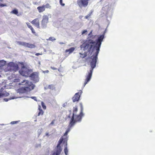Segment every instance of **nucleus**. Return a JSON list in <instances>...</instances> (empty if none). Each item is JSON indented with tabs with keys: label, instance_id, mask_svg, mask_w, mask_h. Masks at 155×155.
<instances>
[{
	"label": "nucleus",
	"instance_id": "nucleus-1",
	"mask_svg": "<svg viewBox=\"0 0 155 155\" xmlns=\"http://www.w3.org/2000/svg\"><path fill=\"white\" fill-rule=\"evenodd\" d=\"M95 42L92 40H89L86 41L80 46L81 50L84 51L90 54H92V53L95 54L96 49Z\"/></svg>",
	"mask_w": 155,
	"mask_h": 155
},
{
	"label": "nucleus",
	"instance_id": "nucleus-2",
	"mask_svg": "<svg viewBox=\"0 0 155 155\" xmlns=\"http://www.w3.org/2000/svg\"><path fill=\"white\" fill-rule=\"evenodd\" d=\"M99 52H98V51H96L95 54H94V55L92 56V60L90 64L91 69L88 72L87 74L86 75V78L84 83V87L90 80L91 78L93 70L96 66L97 59V55Z\"/></svg>",
	"mask_w": 155,
	"mask_h": 155
},
{
	"label": "nucleus",
	"instance_id": "nucleus-3",
	"mask_svg": "<svg viewBox=\"0 0 155 155\" xmlns=\"http://www.w3.org/2000/svg\"><path fill=\"white\" fill-rule=\"evenodd\" d=\"M19 85H24L28 91H30L33 90L35 87V85L32 84L31 82L29 81L28 80H23L21 82L18 83Z\"/></svg>",
	"mask_w": 155,
	"mask_h": 155
},
{
	"label": "nucleus",
	"instance_id": "nucleus-4",
	"mask_svg": "<svg viewBox=\"0 0 155 155\" xmlns=\"http://www.w3.org/2000/svg\"><path fill=\"white\" fill-rule=\"evenodd\" d=\"M68 140V137H63V138L59 140L58 143L53 151L52 155H59L60 154L62 150V149L61 148L60 146V144L62 142L63 140L64 142L65 141L66 142Z\"/></svg>",
	"mask_w": 155,
	"mask_h": 155
},
{
	"label": "nucleus",
	"instance_id": "nucleus-5",
	"mask_svg": "<svg viewBox=\"0 0 155 155\" xmlns=\"http://www.w3.org/2000/svg\"><path fill=\"white\" fill-rule=\"evenodd\" d=\"M104 35H100L98 38L97 42L96 43L95 42L96 47L94 48L96 49V51H98V52H99L101 42L104 38Z\"/></svg>",
	"mask_w": 155,
	"mask_h": 155
},
{
	"label": "nucleus",
	"instance_id": "nucleus-6",
	"mask_svg": "<svg viewBox=\"0 0 155 155\" xmlns=\"http://www.w3.org/2000/svg\"><path fill=\"white\" fill-rule=\"evenodd\" d=\"M31 72V70L24 66L22 67L21 69L19 71L21 75L25 77H28Z\"/></svg>",
	"mask_w": 155,
	"mask_h": 155
},
{
	"label": "nucleus",
	"instance_id": "nucleus-7",
	"mask_svg": "<svg viewBox=\"0 0 155 155\" xmlns=\"http://www.w3.org/2000/svg\"><path fill=\"white\" fill-rule=\"evenodd\" d=\"M81 109V112L80 113V114L78 115H74V125L75 122L77 121H80L81 120V116H83L84 115V114L83 113V104L82 103H80V104Z\"/></svg>",
	"mask_w": 155,
	"mask_h": 155
},
{
	"label": "nucleus",
	"instance_id": "nucleus-8",
	"mask_svg": "<svg viewBox=\"0 0 155 155\" xmlns=\"http://www.w3.org/2000/svg\"><path fill=\"white\" fill-rule=\"evenodd\" d=\"M48 16L47 15H44L42 16V19L41 22V26L43 28H45L47 27V23L48 22Z\"/></svg>",
	"mask_w": 155,
	"mask_h": 155
},
{
	"label": "nucleus",
	"instance_id": "nucleus-9",
	"mask_svg": "<svg viewBox=\"0 0 155 155\" xmlns=\"http://www.w3.org/2000/svg\"><path fill=\"white\" fill-rule=\"evenodd\" d=\"M8 66L10 67V69L13 72H15L18 70V64L13 62H10L8 64Z\"/></svg>",
	"mask_w": 155,
	"mask_h": 155
},
{
	"label": "nucleus",
	"instance_id": "nucleus-10",
	"mask_svg": "<svg viewBox=\"0 0 155 155\" xmlns=\"http://www.w3.org/2000/svg\"><path fill=\"white\" fill-rule=\"evenodd\" d=\"M74 125V118L73 117L71 118L69 125L68 126V127L64 135L63 136V137H66L68 133L71 130L72 126Z\"/></svg>",
	"mask_w": 155,
	"mask_h": 155
},
{
	"label": "nucleus",
	"instance_id": "nucleus-11",
	"mask_svg": "<svg viewBox=\"0 0 155 155\" xmlns=\"http://www.w3.org/2000/svg\"><path fill=\"white\" fill-rule=\"evenodd\" d=\"M88 4V2L86 0H80L77 1V4L80 8L83 6H87Z\"/></svg>",
	"mask_w": 155,
	"mask_h": 155
},
{
	"label": "nucleus",
	"instance_id": "nucleus-12",
	"mask_svg": "<svg viewBox=\"0 0 155 155\" xmlns=\"http://www.w3.org/2000/svg\"><path fill=\"white\" fill-rule=\"evenodd\" d=\"M30 77L31 79L33 80L35 83L38 82L39 80V78L38 73L37 72H34L31 74Z\"/></svg>",
	"mask_w": 155,
	"mask_h": 155
},
{
	"label": "nucleus",
	"instance_id": "nucleus-13",
	"mask_svg": "<svg viewBox=\"0 0 155 155\" xmlns=\"http://www.w3.org/2000/svg\"><path fill=\"white\" fill-rule=\"evenodd\" d=\"M31 23L34 25L38 28H40L39 20L38 18H35L31 22Z\"/></svg>",
	"mask_w": 155,
	"mask_h": 155
},
{
	"label": "nucleus",
	"instance_id": "nucleus-14",
	"mask_svg": "<svg viewBox=\"0 0 155 155\" xmlns=\"http://www.w3.org/2000/svg\"><path fill=\"white\" fill-rule=\"evenodd\" d=\"M80 97V95L79 93H77L74 95L72 99L73 102H75L79 101Z\"/></svg>",
	"mask_w": 155,
	"mask_h": 155
},
{
	"label": "nucleus",
	"instance_id": "nucleus-15",
	"mask_svg": "<svg viewBox=\"0 0 155 155\" xmlns=\"http://www.w3.org/2000/svg\"><path fill=\"white\" fill-rule=\"evenodd\" d=\"M27 91H28L26 88L24 87L18 89L17 93L19 94H22L26 93Z\"/></svg>",
	"mask_w": 155,
	"mask_h": 155
},
{
	"label": "nucleus",
	"instance_id": "nucleus-16",
	"mask_svg": "<svg viewBox=\"0 0 155 155\" xmlns=\"http://www.w3.org/2000/svg\"><path fill=\"white\" fill-rule=\"evenodd\" d=\"M15 43L19 45L25 47V48H27V43L21 41H16Z\"/></svg>",
	"mask_w": 155,
	"mask_h": 155
},
{
	"label": "nucleus",
	"instance_id": "nucleus-17",
	"mask_svg": "<svg viewBox=\"0 0 155 155\" xmlns=\"http://www.w3.org/2000/svg\"><path fill=\"white\" fill-rule=\"evenodd\" d=\"M84 53H83V52L82 51L81 52H79V54L81 55L80 57L82 58H85V57L87 56V55H88L89 56H91V54H89L87 53V52H86L84 51Z\"/></svg>",
	"mask_w": 155,
	"mask_h": 155
},
{
	"label": "nucleus",
	"instance_id": "nucleus-18",
	"mask_svg": "<svg viewBox=\"0 0 155 155\" xmlns=\"http://www.w3.org/2000/svg\"><path fill=\"white\" fill-rule=\"evenodd\" d=\"M75 48L74 47H71L69 49H67L65 50V52L66 53H68V54H70L74 50Z\"/></svg>",
	"mask_w": 155,
	"mask_h": 155
},
{
	"label": "nucleus",
	"instance_id": "nucleus-19",
	"mask_svg": "<svg viewBox=\"0 0 155 155\" xmlns=\"http://www.w3.org/2000/svg\"><path fill=\"white\" fill-rule=\"evenodd\" d=\"M37 9H38V12H43L45 10V8L44 7V5L42 6H39L37 8Z\"/></svg>",
	"mask_w": 155,
	"mask_h": 155
},
{
	"label": "nucleus",
	"instance_id": "nucleus-20",
	"mask_svg": "<svg viewBox=\"0 0 155 155\" xmlns=\"http://www.w3.org/2000/svg\"><path fill=\"white\" fill-rule=\"evenodd\" d=\"M35 47V46L34 44H30L28 43L27 48H33Z\"/></svg>",
	"mask_w": 155,
	"mask_h": 155
},
{
	"label": "nucleus",
	"instance_id": "nucleus-21",
	"mask_svg": "<svg viewBox=\"0 0 155 155\" xmlns=\"http://www.w3.org/2000/svg\"><path fill=\"white\" fill-rule=\"evenodd\" d=\"M67 143H66V146L65 147V148L64 150V153L66 155H68V150L67 147Z\"/></svg>",
	"mask_w": 155,
	"mask_h": 155
},
{
	"label": "nucleus",
	"instance_id": "nucleus-22",
	"mask_svg": "<svg viewBox=\"0 0 155 155\" xmlns=\"http://www.w3.org/2000/svg\"><path fill=\"white\" fill-rule=\"evenodd\" d=\"M18 97L21 98V97H11L9 98H5V99H4V100L5 101L7 102V101H8L9 100H10L11 99H14L15 98H17Z\"/></svg>",
	"mask_w": 155,
	"mask_h": 155
},
{
	"label": "nucleus",
	"instance_id": "nucleus-23",
	"mask_svg": "<svg viewBox=\"0 0 155 155\" xmlns=\"http://www.w3.org/2000/svg\"><path fill=\"white\" fill-rule=\"evenodd\" d=\"M92 31H91L89 33V34L88 35V39H89V40H90V38H93V36L91 35L92 33Z\"/></svg>",
	"mask_w": 155,
	"mask_h": 155
},
{
	"label": "nucleus",
	"instance_id": "nucleus-24",
	"mask_svg": "<svg viewBox=\"0 0 155 155\" xmlns=\"http://www.w3.org/2000/svg\"><path fill=\"white\" fill-rule=\"evenodd\" d=\"M11 13L17 15L18 13V12L17 9H15L12 10Z\"/></svg>",
	"mask_w": 155,
	"mask_h": 155
},
{
	"label": "nucleus",
	"instance_id": "nucleus-25",
	"mask_svg": "<svg viewBox=\"0 0 155 155\" xmlns=\"http://www.w3.org/2000/svg\"><path fill=\"white\" fill-rule=\"evenodd\" d=\"M78 111V108H74V110H73V116L71 118H72L73 117L74 119V115L75 113L77 111Z\"/></svg>",
	"mask_w": 155,
	"mask_h": 155
},
{
	"label": "nucleus",
	"instance_id": "nucleus-26",
	"mask_svg": "<svg viewBox=\"0 0 155 155\" xmlns=\"http://www.w3.org/2000/svg\"><path fill=\"white\" fill-rule=\"evenodd\" d=\"M47 40H50V41H55L56 40V39L54 38V37H50V38H49L48 39H47Z\"/></svg>",
	"mask_w": 155,
	"mask_h": 155
},
{
	"label": "nucleus",
	"instance_id": "nucleus-27",
	"mask_svg": "<svg viewBox=\"0 0 155 155\" xmlns=\"http://www.w3.org/2000/svg\"><path fill=\"white\" fill-rule=\"evenodd\" d=\"M44 112L42 110H40L38 114V116H39L40 115H43V114Z\"/></svg>",
	"mask_w": 155,
	"mask_h": 155
},
{
	"label": "nucleus",
	"instance_id": "nucleus-28",
	"mask_svg": "<svg viewBox=\"0 0 155 155\" xmlns=\"http://www.w3.org/2000/svg\"><path fill=\"white\" fill-rule=\"evenodd\" d=\"M87 31L86 30H84L82 31L81 35H86L87 33Z\"/></svg>",
	"mask_w": 155,
	"mask_h": 155
},
{
	"label": "nucleus",
	"instance_id": "nucleus-29",
	"mask_svg": "<svg viewBox=\"0 0 155 155\" xmlns=\"http://www.w3.org/2000/svg\"><path fill=\"white\" fill-rule=\"evenodd\" d=\"M44 7L45 8H50L51 7V6L48 4H46L45 5H44Z\"/></svg>",
	"mask_w": 155,
	"mask_h": 155
},
{
	"label": "nucleus",
	"instance_id": "nucleus-30",
	"mask_svg": "<svg viewBox=\"0 0 155 155\" xmlns=\"http://www.w3.org/2000/svg\"><path fill=\"white\" fill-rule=\"evenodd\" d=\"M0 63H2L1 66H2L4 65L5 64V61L3 60L0 61Z\"/></svg>",
	"mask_w": 155,
	"mask_h": 155
},
{
	"label": "nucleus",
	"instance_id": "nucleus-31",
	"mask_svg": "<svg viewBox=\"0 0 155 155\" xmlns=\"http://www.w3.org/2000/svg\"><path fill=\"white\" fill-rule=\"evenodd\" d=\"M41 104L42 106L43 107V109H45L46 108V107L45 105V104L44 103V102H41Z\"/></svg>",
	"mask_w": 155,
	"mask_h": 155
},
{
	"label": "nucleus",
	"instance_id": "nucleus-32",
	"mask_svg": "<svg viewBox=\"0 0 155 155\" xmlns=\"http://www.w3.org/2000/svg\"><path fill=\"white\" fill-rule=\"evenodd\" d=\"M91 13H92L91 12H90L88 15H86L85 17V18L86 19H88L89 18V17L91 15Z\"/></svg>",
	"mask_w": 155,
	"mask_h": 155
},
{
	"label": "nucleus",
	"instance_id": "nucleus-33",
	"mask_svg": "<svg viewBox=\"0 0 155 155\" xmlns=\"http://www.w3.org/2000/svg\"><path fill=\"white\" fill-rule=\"evenodd\" d=\"M18 122V121H13L11 122V124H17Z\"/></svg>",
	"mask_w": 155,
	"mask_h": 155
},
{
	"label": "nucleus",
	"instance_id": "nucleus-34",
	"mask_svg": "<svg viewBox=\"0 0 155 155\" xmlns=\"http://www.w3.org/2000/svg\"><path fill=\"white\" fill-rule=\"evenodd\" d=\"M60 3L62 6L65 5L64 4L62 3V0H60Z\"/></svg>",
	"mask_w": 155,
	"mask_h": 155
},
{
	"label": "nucleus",
	"instance_id": "nucleus-35",
	"mask_svg": "<svg viewBox=\"0 0 155 155\" xmlns=\"http://www.w3.org/2000/svg\"><path fill=\"white\" fill-rule=\"evenodd\" d=\"M30 29L31 31L32 32V33H33V34L35 33V30H34V29H33V28L32 27Z\"/></svg>",
	"mask_w": 155,
	"mask_h": 155
},
{
	"label": "nucleus",
	"instance_id": "nucleus-36",
	"mask_svg": "<svg viewBox=\"0 0 155 155\" xmlns=\"http://www.w3.org/2000/svg\"><path fill=\"white\" fill-rule=\"evenodd\" d=\"M31 98H32V99H34V100L37 101V98H36V97H31Z\"/></svg>",
	"mask_w": 155,
	"mask_h": 155
},
{
	"label": "nucleus",
	"instance_id": "nucleus-37",
	"mask_svg": "<svg viewBox=\"0 0 155 155\" xmlns=\"http://www.w3.org/2000/svg\"><path fill=\"white\" fill-rule=\"evenodd\" d=\"M26 24H27V26H28V28H30V29L32 27V26H31V25H29V23H27Z\"/></svg>",
	"mask_w": 155,
	"mask_h": 155
},
{
	"label": "nucleus",
	"instance_id": "nucleus-38",
	"mask_svg": "<svg viewBox=\"0 0 155 155\" xmlns=\"http://www.w3.org/2000/svg\"><path fill=\"white\" fill-rule=\"evenodd\" d=\"M6 6V5L5 4H0V6L1 7H3Z\"/></svg>",
	"mask_w": 155,
	"mask_h": 155
},
{
	"label": "nucleus",
	"instance_id": "nucleus-39",
	"mask_svg": "<svg viewBox=\"0 0 155 155\" xmlns=\"http://www.w3.org/2000/svg\"><path fill=\"white\" fill-rule=\"evenodd\" d=\"M67 103L65 102L63 104V106L64 107H65L67 105Z\"/></svg>",
	"mask_w": 155,
	"mask_h": 155
},
{
	"label": "nucleus",
	"instance_id": "nucleus-40",
	"mask_svg": "<svg viewBox=\"0 0 155 155\" xmlns=\"http://www.w3.org/2000/svg\"><path fill=\"white\" fill-rule=\"evenodd\" d=\"M51 68L52 69V70H57V68H54V67H51Z\"/></svg>",
	"mask_w": 155,
	"mask_h": 155
},
{
	"label": "nucleus",
	"instance_id": "nucleus-41",
	"mask_svg": "<svg viewBox=\"0 0 155 155\" xmlns=\"http://www.w3.org/2000/svg\"><path fill=\"white\" fill-rule=\"evenodd\" d=\"M48 72H49V71L48 70H46V71H43V72L44 73H48Z\"/></svg>",
	"mask_w": 155,
	"mask_h": 155
},
{
	"label": "nucleus",
	"instance_id": "nucleus-42",
	"mask_svg": "<svg viewBox=\"0 0 155 155\" xmlns=\"http://www.w3.org/2000/svg\"><path fill=\"white\" fill-rule=\"evenodd\" d=\"M19 80L18 79H15V82H19Z\"/></svg>",
	"mask_w": 155,
	"mask_h": 155
},
{
	"label": "nucleus",
	"instance_id": "nucleus-43",
	"mask_svg": "<svg viewBox=\"0 0 155 155\" xmlns=\"http://www.w3.org/2000/svg\"><path fill=\"white\" fill-rule=\"evenodd\" d=\"M41 54H40L39 53H37L35 54V55L36 56H38L39 55H41Z\"/></svg>",
	"mask_w": 155,
	"mask_h": 155
},
{
	"label": "nucleus",
	"instance_id": "nucleus-44",
	"mask_svg": "<svg viewBox=\"0 0 155 155\" xmlns=\"http://www.w3.org/2000/svg\"><path fill=\"white\" fill-rule=\"evenodd\" d=\"M52 86L51 85H49L48 86V88H49L50 89H51V87Z\"/></svg>",
	"mask_w": 155,
	"mask_h": 155
},
{
	"label": "nucleus",
	"instance_id": "nucleus-45",
	"mask_svg": "<svg viewBox=\"0 0 155 155\" xmlns=\"http://www.w3.org/2000/svg\"><path fill=\"white\" fill-rule=\"evenodd\" d=\"M59 43L61 45L64 44V43L63 42H60Z\"/></svg>",
	"mask_w": 155,
	"mask_h": 155
},
{
	"label": "nucleus",
	"instance_id": "nucleus-46",
	"mask_svg": "<svg viewBox=\"0 0 155 155\" xmlns=\"http://www.w3.org/2000/svg\"><path fill=\"white\" fill-rule=\"evenodd\" d=\"M4 95L2 93H0V97H1L2 96Z\"/></svg>",
	"mask_w": 155,
	"mask_h": 155
},
{
	"label": "nucleus",
	"instance_id": "nucleus-47",
	"mask_svg": "<svg viewBox=\"0 0 155 155\" xmlns=\"http://www.w3.org/2000/svg\"><path fill=\"white\" fill-rule=\"evenodd\" d=\"M49 135V134L48 133H47L46 134V136H48Z\"/></svg>",
	"mask_w": 155,
	"mask_h": 155
},
{
	"label": "nucleus",
	"instance_id": "nucleus-48",
	"mask_svg": "<svg viewBox=\"0 0 155 155\" xmlns=\"http://www.w3.org/2000/svg\"><path fill=\"white\" fill-rule=\"evenodd\" d=\"M41 107L40 106H39V107H38V109L39 110V111H40V110H41Z\"/></svg>",
	"mask_w": 155,
	"mask_h": 155
},
{
	"label": "nucleus",
	"instance_id": "nucleus-49",
	"mask_svg": "<svg viewBox=\"0 0 155 155\" xmlns=\"http://www.w3.org/2000/svg\"><path fill=\"white\" fill-rule=\"evenodd\" d=\"M54 121H52L50 124H54Z\"/></svg>",
	"mask_w": 155,
	"mask_h": 155
},
{
	"label": "nucleus",
	"instance_id": "nucleus-50",
	"mask_svg": "<svg viewBox=\"0 0 155 155\" xmlns=\"http://www.w3.org/2000/svg\"><path fill=\"white\" fill-rule=\"evenodd\" d=\"M109 7V6H108H108H106L105 7V9H106V8H107V7Z\"/></svg>",
	"mask_w": 155,
	"mask_h": 155
},
{
	"label": "nucleus",
	"instance_id": "nucleus-51",
	"mask_svg": "<svg viewBox=\"0 0 155 155\" xmlns=\"http://www.w3.org/2000/svg\"><path fill=\"white\" fill-rule=\"evenodd\" d=\"M8 94H9L8 93H7L6 95H8Z\"/></svg>",
	"mask_w": 155,
	"mask_h": 155
},
{
	"label": "nucleus",
	"instance_id": "nucleus-52",
	"mask_svg": "<svg viewBox=\"0 0 155 155\" xmlns=\"http://www.w3.org/2000/svg\"><path fill=\"white\" fill-rule=\"evenodd\" d=\"M38 63H39V64H40V61H39V62Z\"/></svg>",
	"mask_w": 155,
	"mask_h": 155
},
{
	"label": "nucleus",
	"instance_id": "nucleus-53",
	"mask_svg": "<svg viewBox=\"0 0 155 155\" xmlns=\"http://www.w3.org/2000/svg\"><path fill=\"white\" fill-rule=\"evenodd\" d=\"M0 1H1L2 2V0H0Z\"/></svg>",
	"mask_w": 155,
	"mask_h": 155
},
{
	"label": "nucleus",
	"instance_id": "nucleus-54",
	"mask_svg": "<svg viewBox=\"0 0 155 155\" xmlns=\"http://www.w3.org/2000/svg\"><path fill=\"white\" fill-rule=\"evenodd\" d=\"M1 75H0V78L1 77Z\"/></svg>",
	"mask_w": 155,
	"mask_h": 155
},
{
	"label": "nucleus",
	"instance_id": "nucleus-55",
	"mask_svg": "<svg viewBox=\"0 0 155 155\" xmlns=\"http://www.w3.org/2000/svg\"><path fill=\"white\" fill-rule=\"evenodd\" d=\"M1 89H3V88H2Z\"/></svg>",
	"mask_w": 155,
	"mask_h": 155
}]
</instances>
